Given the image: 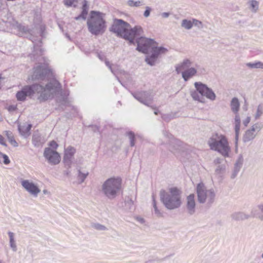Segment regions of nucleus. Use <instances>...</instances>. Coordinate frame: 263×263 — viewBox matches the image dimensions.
Segmentation results:
<instances>
[{"instance_id":"obj_29","label":"nucleus","mask_w":263,"mask_h":263,"mask_svg":"<svg viewBox=\"0 0 263 263\" xmlns=\"http://www.w3.org/2000/svg\"><path fill=\"white\" fill-rule=\"evenodd\" d=\"M250 216L241 212H237L231 215V218L235 220H243L248 219Z\"/></svg>"},{"instance_id":"obj_33","label":"nucleus","mask_w":263,"mask_h":263,"mask_svg":"<svg viewBox=\"0 0 263 263\" xmlns=\"http://www.w3.org/2000/svg\"><path fill=\"white\" fill-rule=\"evenodd\" d=\"M6 135L9 140V142L14 147H17L18 146V144L16 141L14 140L12 133L9 131H6Z\"/></svg>"},{"instance_id":"obj_3","label":"nucleus","mask_w":263,"mask_h":263,"mask_svg":"<svg viewBox=\"0 0 263 263\" xmlns=\"http://www.w3.org/2000/svg\"><path fill=\"white\" fill-rule=\"evenodd\" d=\"M105 14L97 11H91L87 21L88 30L92 34H103L106 28Z\"/></svg>"},{"instance_id":"obj_14","label":"nucleus","mask_w":263,"mask_h":263,"mask_svg":"<svg viewBox=\"0 0 263 263\" xmlns=\"http://www.w3.org/2000/svg\"><path fill=\"white\" fill-rule=\"evenodd\" d=\"M134 98L141 103L146 106H150L152 108H155L151 106L153 100V95L151 91H141L133 94Z\"/></svg>"},{"instance_id":"obj_2","label":"nucleus","mask_w":263,"mask_h":263,"mask_svg":"<svg viewBox=\"0 0 263 263\" xmlns=\"http://www.w3.org/2000/svg\"><path fill=\"white\" fill-rule=\"evenodd\" d=\"M110 30L117 36L129 41L130 44H134L135 38L143 33V29L140 26H136L132 28L129 24L121 19H115Z\"/></svg>"},{"instance_id":"obj_23","label":"nucleus","mask_w":263,"mask_h":263,"mask_svg":"<svg viewBox=\"0 0 263 263\" xmlns=\"http://www.w3.org/2000/svg\"><path fill=\"white\" fill-rule=\"evenodd\" d=\"M89 10V5L88 4V2L86 0H84L83 2V5L82 7V12L81 13L76 16L74 18L76 20H79L80 19H82L83 20H85L86 18V16L88 14Z\"/></svg>"},{"instance_id":"obj_41","label":"nucleus","mask_w":263,"mask_h":263,"mask_svg":"<svg viewBox=\"0 0 263 263\" xmlns=\"http://www.w3.org/2000/svg\"><path fill=\"white\" fill-rule=\"evenodd\" d=\"M10 247H16L15 241L14 240V234L11 232H8Z\"/></svg>"},{"instance_id":"obj_36","label":"nucleus","mask_w":263,"mask_h":263,"mask_svg":"<svg viewBox=\"0 0 263 263\" xmlns=\"http://www.w3.org/2000/svg\"><path fill=\"white\" fill-rule=\"evenodd\" d=\"M152 198H153V208L154 209L155 214L156 215V216L157 217H162V213L160 212V210H158V209L157 206L154 195H153Z\"/></svg>"},{"instance_id":"obj_47","label":"nucleus","mask_w":263,"mask_h":263,"mask_svg":"<svg viewBox=\"0 0 263 263\" xmlns=\"http://www.w3.org/2000/svg\"><path fill=\"white\" fill-rule=\"evenodd\" d=\"M105 64L109 68V69L110 70V71H111V72L114 74L115 75H116L117 73V71L116 70H115V69L114 68H112L111 67V64H110L109 62L106 60L105 61Z\"/></svg>"},{"instance_id":"obj_8","label":"nucleus","mask_w":263,"mask_h":263,"mask_svg":"<svg viewBox=\"0 0 263 263\" xmlns=\"http://www.w3.org/2000/svg\"><path fill=\"white\" fill-rule=\"evenodd\" d=\"M194 86L196 90L191 92V96L193 99L198 101L201 103H204V97L211 101H214L216 99V95L213 90L208 86L200 82L194 83Z\"/></svg>"},{"instance_id":"obj_43","label":"nucleus","mask_w":263,"mask_h":263,"mask_svg":"<svg viewBox=\"0 0 263 263\" xmlns=\"http://www.w3.org/2000/svg\"><path fill=\"white\" fill-rule=\"evenodd\" d=\"M79 174H78V177L81 180V182H84L86 178L88 175V172H86L84 173H82L80 170L78 171Z\"/></svg>"},{"instance_id":"obj_1","label":"nucleus","mask_w":263,"mask_h":263,"mask_svg":"<svg viewBox=\"0 0 263 263\" xmlns=\"http://www.w3.org/2000/svg\"><path fill=\"white\" fill-rule=\"evenodd\" d=\"M60 84L57 80H53L46 85L45 87L39 84L26 85L16 93L18 101H25L27 97L31 98L34 93L40 94L38 99L44 101L53 97L60 90Z\"/></svg>"},{"instance_id":"obj_62","label":"nucleus","mask_w":263,"mask_h":263,"mask_svg":"<svg viewBox=\"0 0 263 263\" xmlns=\"http://www.w3.org/2000/svg\"><path fill=\"white\" fill-rule=\"evenodd\" d=\"M12 248H13V250L14 251H16V248L13 247Z\"/></svg>"},{"instance_id":"obj_40","label":"nucleus","mask_w":263,"mask_h":263,"mask_svg":"<svg viewBox=\"0 0 263 263\" xmlns=\"http://www.w3.org/2000/svg\"><path fill=\"white\" fill-rule=\"evenodd\" d=\"M192 23L193 26H195L199 29H202L203 27V25L202 22L196 18H192Z\"/></svg>"},{"instance_id":"obj_51","label":"nucleus","mask_w":263,"mask_h":263,"mask_svg":"<svg viewBox=\"0 0 263 263\" xmlns=\"http://www.w3.org/2000/svg\"><path fill=\"white\" fill-rule=\"evenodd\" d=\"M4 140V138L2 135H0V144L6 146L7 145L5 143Z\"/></svg>"},{"instance_id":"obj_30","label":"nucleus","mask_w":263,"mask_h":263,"mask_svg":"<svg viewBox=\"0 0 263 263\" xmlns=\"http://www.w3.org/2000/svg\"><path fill=\"white\" fill-rule=\"evenodd\" d=\"M44 143L40 134L35 133L32 136V143L35 146H40Z\"/></svg>"},{"instance_id":"obj_46","label":"nucleus","mask_w":263,"mask_h":263,"mask_svg":"<svg viewBox=\"0 0 263 263\" xmlns=\"http://www.w3.org/2000/svg\"><path fill=\"white\" fill-rule=\"evenodd\" d=\"M0 156L3 157V158L4 159V163L5 164H8L10 163V160L8 158V157L5 155L3 154L2 152H0ZM2 162V160L0 159V163Z\"/></svg>"},{"instance_id":"obj_60","label":"nucleus","mask_w":263,"mask_h":263,"mask_svg":"<svg viewBox=\"0 0 263 263\" xmlns=\"http://www.w3.org/2000/svg\"><path fill=\"white\" fill-rule=\"evenodd\" d=\"M158 111H158V109H155V111H154V114H155V115H158Z\"/></svg>"},{"instance_id":"obj_37","label":"nucleus","mask_w":263,"mask_h":263,"mask_svg":"<svg viewBox=\"0 0 263 263\" xmlns=\"http://www.w3.org/2000/svg\"><path fill=\"white\" fill-rule=\"evenodd\" d=\"M57 102L60 106L67 105L69 103L68 98L62 95H61V96L58 99Z\"/></svg>"},{"instance_id":"obj_24","label":"nucleus","mask_w":263,"mask_h":263,"mask_svg":"<svg viewBox=\"0 0 263 263\" xmlns=\"http://www.w3.org/2000/svg\"><path fill=\"white\" fill-rule=\"evenodd\" d=\"M75 152L76 149L72 146H68L65 150L64 161L65 163H67L69 164L70 163L71 159L72 158Z\"/></svg>"},{"instance_id":"obj_19","label":"nucleus","mask_w":263,"mask_h":263,"mask_svg":"<svg viewBox=\"0 0 263 263\" xmlns=\"http://www.w3.org/2000/svg\"><path fill=\"white\" fill-rule=\"evenodd\" d=\"M168 138L170 140V143L168 147L169 150L175 154L179 153L181 148V142L170 137H168Z\"/></svg>"},{"instance_id":"obj_53","label":"nucleus","mask_w":263,"mask_h":263,"mask_svg":"<svg viewBox=\"0 0 263 263\" xmlns=\"http://www.w3.org/2000/svg\"><path fill=\"white\" fill-rule=\"evenodd\" d=\"M161 16L163 18H167L170 16V13L168 12H163L161 13Z\"/></svg>"},{"instance_id":"obj_9","label":"nucleus","mask_w":263,"mask_h":263,"mask_svg":"<svg viewBox=\"0 0 263 263\" xmlns=\"http://www.w3.org/2000/svg\"><path fill=\"white\" fill-rule=\"evenodd\" d=\"M194 86L196 90L191 92V96L193 99L198 101L201 103H204V97L211 101H214L216 99V95L213 90L208 86L200 82L194 83Z\"/></svg>"},{"instance_id":"obj_32","label":"nucleus","mask_w":263,"mask_h":263,"mask_svg":"<svg viewBox=\"0 0 263 263\" xmlns=\"http://www.w3.org/2000/svg\"><path fill=\"white\" fill-rule=\"evenodd\" d=\"M263 115V104H259L256 109V111L254 114V118L255 120L259 119Z\"/></svg>"},{"instance_id":"obj_54","label":"nucleus","mask_w":263,"mask_h":263,"mask_svg":"<svg viewBox=\"0 0 263 263\" xmlns=\"http://www.w3.org/2000/svg\"><path fill=\"white\" fill-rule=\"evenodd\" d=\"M223 168L222 166L219 165V166H218V167H217V168L216 170V172L217 173H219L220 172V171L223 170Z\"/></svg>"},{"instance_id":"obj_4","label":"nucleus","mask_w":263,"mask_h":263,"mask_svg":"<svg viewBox=\"0 0 263 263\" xmlns=\"http://www.w3.org/2000/svg\"><path fill=\"white\" fill-rule=\"evenodd\" d=\"M180 194V191L176 187L170 188L167 192L161 191V200L167 209H177L181 204Z\"/></svg>"},{"instance_id":"obj_26","label":"nucleus","mask_w":263,"mask_h":263,"mask_svg":"<svg viewBox=\"0 0 263 263\" xmlns=\"http://www.w3.org/2000/svg\"><path fill=\"white\" fill-rule=\"evenodd\" d=\"M197 73V69L191 67L182 71V77L185 81H187L190 78L195 76Z\"/></svg>"},{"instance_id":"obj_15","label":"nucleus","mask_w":263,"mask_h":263,"mask_svg":"<svg viewBox=\"0 0 263 263\" xmlns=\"http://www.w3.org/2000/svg\"><path fill=\"white\" fill-rule=\"evenodd\" d=\"M44 156L51 165H56L60 163L61 157L59 153L50 147L45 149Z\"/></svg>"},{"instance_id":"obj_34","label":"nucleus","mask_w":263,"mask_h":263,"mask_svg":"<svg viewBox=\"0 0 263 263\" xmlns=\"http://www.w3.org/2000/svg\"><path fill=\"white\" fill-rule=\"evenodd\" d=\"M247 66L251 68H261L263 69V63L261 62H257L255 63H248L246 64Z\"/></svg>"},{"instance_id":"obj_35","label":"nucleus","mask_w":263,"mask_h":263,"mask_svg":"<svg viewBox=\"0 0 263 263\" xmlns=\"http://www.w3.org/2000/svg\"><path fill=\"white\" fill-rule=\"evenodd\" d=\"M258 209L260 211V212L261 213L260 214H257L255 213H254L253 212H252V214L253 216L258 217L260 220L261 221H263V203H261L257 205V206Z\"/></svg>"},{"instance_id":"obj_39","label":"nucleus","mask_w":263,"mask_h":263,"mask_svg":"<svg viewBox=\"0 0 263 263\" xmlns=\"http://www.w3.org/2000/svg\"><path fill=\"white\" fill-rule=\"evenodd\" d=\"M127 4L130 7H140L141 6L143 5V4L142 2L140 1H134V0H128L127 1Z\"/></svg>"},{"instance_id":"obj_45","label":"nucleus","mask_w":263,"mask_h":263,"mask_svg":"<svg viewBox=\"0 0 263 263\" xmlns=\"http://www.w3.org/2000/svg\"><path fill=\"white\" fill-rule=\"evenodd\" d=\"M64 4L65 6L67 7L72 6L73 5L74 7L76 6V5H74V3L77 4L78 3L77 0H64Z\"/></svg>"},{"instance_id":"obj_55","label":"nucleus","mask_w":263,"mask_h":263,"mask_svg":"<svg viewBox=\"0 0 263 263\" xmlns=\"http://www.w3.org/2000/svg\"><path fill=\"white\" fill-rule=\"evenodd\" d=\"M162 118L164 120L166 121H168L170 120V117H168V115H164L162 116Z\"/></svg>"},{"instance_id":"obj_64","label":"nucleus","mask_w":263,"mask_h":263,"mask_svg":"<svg viewBox=\"0 0 263 263\" xmlns=\"http://www.w3.org/2000/svg\"><path fill=\"white\" fill-rule=\"evenodd\" d=\"M261 257H262V258H263V253L261 255Z\"/></svg>"},{"instance_id":"obj_50","label":"nucleus","mask_w":263,"mask_h":263,"mask_svg":"<svg viewBox=\"0 0 263 263\" xmlns=\"http://www.w3.org/2000/svg\"><path fill=\"white\" fill-rule=\"evenodd\" d=\"M50 146L52 147L53 148L56 149L58 147V145L55 141H52L50 143Z\"/></svg>"},{"instance_id":"obj_11","label":"nucleus","mask_w":263,"mask_h":263,"mask_svg":"<svg viewBox=\"0 0 263 263\" xmlns=\"http://www.w3.org/2000/svg\"><path fill=\"white\" fill-rule=\"evenodd\" d=\"M21 183L23 189L33 197H37L41 192L38 184L32 180L22 179Z\"/></svg>"},{"instance_id":"obj_52","label":"nucleus","mask_w":263,"mask_h":263,"mask_svg":"<svg viewBox=\"0 0 263 263\" xmlns=\"http://www.w3.org/2000/svg\"><path fill=\"white\" fill-rule=\"evenodd\" d=\"M222 161V159L220 158H217L214 160V163L216 164H220Z\"/></svg>"},{"instance_id":"obj_20","label":"nucleus","mask_w":263,"mask_h":263,"mask_svg":"<svg viewBox=\"0 0 263 263\" xmlns=\"http://www.w3.org/2000/svg\"><path fill=\"white\" fill-rule=\"evenodd\" d=\"M186 207L190 215H193L195 212V200L194 194H190L186 198Z\"/></svg>"},{"instance_id":"obj_38","label":"nucleus","mask_w":263,"mask_h":263,"mask_svg":"<svg viewBox=\"0 0 263 263\" xmlns=\"http://www.w3.org/2000/svg\"><path fill=\"white\" fill-rule=\"evenodd\" d=\"M92 228L98 231H106L107 228L104 225L99 223H93L91 224Z\"/></svg>"},{"instance_id":"obj_22","label":"nucleus","mask_w":263,"mask_h":263,"mask_svg":"<svg viewBox=\"0 0 263 263\" xmlns=\"http://www.w3.org/2000/svg\"><path fill=\"white\" fill-rule=\"evenodd\" d=\"M31 127L32 125L31 124L23 123L22 125L19 124L18 125V130L21 136L26 138L30 135V130Z\"/></svg>"},{"instance_id":"obj_5","label":"nucleus","mask_w":263,"mask_h":263,"mask_svg":"<svg viewBox=\"0 0 263 263\" xmlns=\"http://www.w3.org/2000/svg\"><path fill=\"white\" fill-rule=\"evenodd\" d=\"M121 187V178L111 177L104 182L102 185L101 191L108 199H114L119 195Z\"/></svg>"},{"instance_id":"obj_25","label":"nucleus","mask_w":263,"mask_h":263,"mask_svg":"<svg viewBox=\"0 0 263 263\" xmlns=\"http://www.w3.org/2000/svg\"><path fill=\"white\" fill-rule=\"evenodd\" d=\"M243 162V158L241 155H240L234 165V168L233 173L232 175V178H234L237 175L238 173L240 171Z\"/></svg>"},{"instance_id":"obj_57","label":"nucleus","mask_w":263,"mask_h":263,"mask_svg":"<svg viewBox=\"0 0 263 263\" xmlns=\"http://www.w3.org/2000/svg\"><path fill=\"white\" fill-rule=\"evenodd\" d=\"M138 220L141 222V223H143L144 222V220L143 218H139L138 219Z\"/></svg>"},{"instance_id":"obj_12","label":"nucleus","mask_w":263,"mask_h":263,"mask_svg":"<svg viewBox=\"0 0 263 263\" xmlns=\"http://www.w3.org/2000/svg\"><path fill=\"white\" fill-rule=\"evenodd\" d=\"M136 42L137 43L136 49L144 53H146L156 44L154 40L142 36L138 37Z\"/></svg>"},{"instance_id":"obj_58","label":"nucleus","mask_w":263,"mask_h":263,"mask_svg":"<svg viewBox=\"0 0 263 263\" xmlns=\"http://www.w3.org/2000/svg\"><path fill=\"white\" fill-rule=\"evenodd\" d=\"M92 128H93V130L95 132H96V131H97V130H99L98 127H97V126H92Z\"/></svg>"},{"instance_id":"obj_18","label":"nucleus","mask_w":263,"mask_h":263,"mask_svg":"<svg viewBox=\"0 0 263 263\" xmlns=\"http://www.w3.org/2000/svg\"><path fill=\"white\" fill-rule=\"evenodd\" d=\"M15 29L18 31V35L20 36H24L26 37H29L30 40L34 42L33 37H31V30L28 27L22 25L20 24L16 23L15 26Z\"/></svg>"},{"instance_id":"obj_48","label":"nucleus","mask_w":263,"mask_h":263,"mask_svg":"<svg viewBox=\"0 0 263 263\" xmlns=\"http://www.w3.org/2000/svg\"><path fill=\"white\" fill-rule=\"evenodd\" d=\"M152 11V8L148 6L145 7V10L144 12L143 15L145 17H148L150 15V12Z\"/></svg>"},{"instance_id":"obj_16","label":"nucleus","mask_w":263,"mask_h":263,"mask_svg":"<svg viewBox=\"0 0 263 263\" xmlns=\"http://www.w3.org/2000/svg\"><path fill=\"white\" fill-rule=\"evenodd\" d=\"M50 72L51 70L48 68L47 64L39 65L34 68L33 79H43L46 76L49 75Z\"/></svg>"},{"instance_id":"obj_10","label":"nucleus","mask_w":263,"mask_h":263,"mask_svg":"<svg viewBox=\"0 0 263 263\" xmlns=\"http://www.w3.org/2000/svg\"><path fill=\"white\" fill-rule=\"evenodd\" d=\"M197 200L200 203L211 205L215 201L216 194L213 189H208L204 184L200 182L197 185Z\"/></svg>"},{"instance_id":"obj_6","label":"nucleus","mask_w":263,"mask_h":263,"mask_svg":"<svg viewBox=\"0 0 263 263\" xmlns=\"http://www.w3.org/2000/svg\"><path fill=\"white\" fill-rule=\"evenodd\" d=\"M208 144L210 148L217 151L224 157H228L230 147L226 137L221 134H213L209 139Z\"/></svg>"},{"instance_id":"obj_27","label":"nucleus","mask_w":263,"mask_h":263,"mask_svg":"<svg viewBox=\"0 0 263 263\" xmlns=\"http://www.w3.org/2000/svg\"><path fill=\"white\" fill-rule=\"evenodd\" d=\"M191 65V62L189 60H184L182 63L177 65L175 67L177 73H179L182 70L184 71L187 69Z\"/></svg>"},{"instance_id":"obj_31","label":"nucleus","mask_w":263,"mask_h":263,"mask_svg":"<svg viewBox=\"0 0 263 263\" xmlns=\"http://www.w3.org/2000/svg\"><path fill=\"white\" fill-rule=\"evenodd\" d=\"M181 26L186 30H190L193 27V23L192 20L183 19L181 23Z\"/></svg>"},{"instance_id":"obj_63","label":"nucleus","mask_w":263,"mask_h":263,"mask_svg":"<svg viewBox=\"0 0 263 263\" xmlns=\"http://www.w3.org/2000/svg\"><path fill=\"white\" fill-rule=\"evenodd\" d=\"M0 263H4V262L2 260H0Z\"/></svg>"},{"instance_id":"obj_49","label":"nucleus","mask_w":263,"mask_h":263,"mask_svg":"<svg viewBox=\"0 0 263 263\" xmlns=\"http://www.w3.org/2000/svg\"><path fill=\"white\" fill-rule=\"evenodd\" d=\"M251 121V117L250 116H248L245 119H244L242 121V124L243 125L247 127L249 123H250Z\"/></svg>"},{"instance_id":"obj_44","label":"nucleus","mask_w":263,"mask_h":263,"mask_svg":"<svg viewBox=\"0 0 263 263\" xmlns=\"http://www.w3.org/2000/svg\"><path fill=\"white\" fill-rule=\"evenodd\" d=\"M127 135L130 139V144L131 146L135 145V135L132 132H129L127 133Z\"/></svg>"},{"instance_id":"obj_59","label":"nucleus","mask_w":263,"mask_h":263,"mask_svg":"<svg viewBox=\"0 0 263 263\" xmlns=\"http://www.w3.org/2000/svg\"><path fill=\"white\" fill-rule=\"evenodd\" d=\"M4 79L3 78H2V75L0 74V89L1 88V80Z\"/></svg>"},{"instance_id":"obj_56","label":"nucleus","mask_w":263,"mask_h":263,"mask_svg":"<svg viewBox=\"0 0 263 263\" xmlns=\"http://www.w3.org/2000/svg\"><path fill=\"white\" fill-rule=\"evenodd\" d=\"M16 107L14 106H10L9 107V110H14L15 109Z\"/></svg>"},{"instance_id":"obj_61","label":"nucleus","mask_w":263,"mask_h":263,"mask_svg":"<svg viewBox=\"0 0 263 263\" xmlns=\"http://www.w3.org/2000/svg\"><path fill=\"white\" fill-rule=\"evenodd\" d=\"M43 193H44V194H47V190H43Z\"/></svg>"},{"instance_id":"obj_17","label":"nucleus","mask_w":263,"mask_h":263,"mask_svg":"<svg viewBox=\"0 0 263 263\" xmlns=\"http://www.w3.org/2000/svg\"><path fill=\"white\" fill-rule=\"evenodd\" d=\"M262 127L258 123L254 124L252 127L247 130L243 136V141L244 142H248L253 140L256 136V131L259 132Z\"/></svg>"},{"instance_id":"obj_7","label":"nucleus","mask_w":263,"mask_h":263,"mask_svg":"<svg viewBox=\"0 0 263 263\" xmlns=\"http://www.w3.org/2000/svg\"><path fill=\"white\" fill-rule=\"evenodd\" d=\"M194 86L196 90L191 92V96L193 99L198 101L201 103H204V97L211 101H214L216 99V95L213 90L208 86L200 82L194 83Z\"/></svg>"},{"instance_id":"obj_28","label":"nucleus","mask_w":263,"mask_h":263,"mask_svg":"<svg viewBox=\"0 0 263 263\" xmlns=\"http://www.w3.org/2000/svg\"><path fill=\"white\" fill-rule=\"evenodd\" d=\"M240 106V104L238 99L236 97L233 98L230 102V107L233 113L238 112Z\"/></svg>"},{"instance_id":"obj_13","label":"nucleus","mask_w":263,"mask_h":263,"mask_svg":"<svg viewBox=\"0 0 263 263\" xmlns=\"http://www.w3.org/2000/svg\"><path fill=\"white\" fill-rule=\"evenodd\" d=\"M151 50L152 54L150 55H147L145 58L146 62L151 66L155 64L159 55L164 54L167 51L166 48L163 47H158L156 46V44L152 47Z\"/></svg>"},{"instance_id":"obj_21","label":"nucleus","mask_w":263,"mask_h":263,"mask_svg":"<svg viewBox=\"0 0 263 263\" xmlns=\"http://www.w3.org/2000/svg\"><path fill=\"white\" fill-rule=\"evenodd\" d=\"M235 114L234 117V130H235V143L236 144H237V142L238 140V137L240 132V117L238 112L237 113H234Z\"/></svg>"},{"instance_id":"obj_42","label":"nucleus","mask_w":263,"mask_h":263,"mask_svg":"<svg viewBox=\"0 0 263 263\" xmlns=\"http://www.w3.org/2000/svg\"><path fill=\"white\" fill-rule=\"evenodd\" d=\"M251 9L252 12H256L258 8V3L256 1L250 2Z\"/></svg>"}]
</instances>
